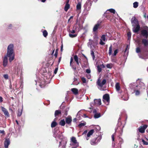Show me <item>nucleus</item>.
Returning a JSON list of instances; mask_svg holds the SVG:
<instances>
[{"mask_svg":"<svg viewBox=\"0 0 148 148\" xmlns=\"http://www.w3.org/2000/svg\"><path fill=\"white\" fill-rule=\"evenodd\" d=\"M58 68H56L54 70V73L55 74H56V73H57V72L58 70Z\"/></svg>","mask_w":148,"mask_h":148,"instance_id":"nucleus-53","label":"nucleus"},{"mask_svg":"<svg viewBox=\"0 0 148 148\" xmlns=\"http://www.w3.org/2000/svg\"><path fill=\"white\" fill-rule=\"evenodd\" d=\"M71 142L73 143V145L75 147H77L79 146L78 143L77 142V141L75 137H72L71 138Z\"/></svg>","mask_w":148,"mask_h":148,"instance_id":"nucleus-6","label":"nucleus"},{"mask_svg":"<svg viewBox=\"0 0 148 148\" xmlns=\"http://www.w3.org/2000/svg\"><path fill=\"white\" fill-rule=\"evenodd\" d=\"M3 101V98L1 97H0V102H2Z\"/></svg>","mask_w":148,"mask_h":148,"instance_id":"nucleus-58","label":"nucleus"},{"mask_svg":"<svg viewBox=\"0 0 148 148\" xmlns=\"http://www.w3.org/2000/svg\"><path fill=\"white\" fill-rule=\"evenodd\" d=\"M141 34L145 38H147L148 36V33L146 30H143L141 31Z\"/></svg>","mask_w":148,"mask_h":148,"instance_id":"nucleus-11","label":"nucleus"},{"mask_svg":"<svg viewBox=\"0 0 148 148\" xmlns=\"http://www.w3.org/2000/svg\"><path fill=\"white\" fill-rule=\"evenodd\" d=\"M86 124V122H84V123H80L78 125V127H79V128H81L83 126H85Z\"/></svg>","mask_w":148,"mask_h":148,"instance_id":"nucleus-31","label":"nucleus"},{"mask_svg":"<svg viewBox=\"0 0 148 148\" xmlns=\"http://www.w3.org/2000/svg\"><path fill=\"white\" fill-rule=\"evenodd\" d=\"M136 52L137 53H139L141 52L140 49L139 47H138L136 48Z\"/></svg>","mask_w":148,"mask_h":148,"instance_id":"nucleus-47","label":"nucleus"},{"mask_svg":"<svg viewBox=\"0 0 148 148\" xmlns=\"http://www.w3.org/2000/svg\"><path fill=\"white\" fill-rule=\"evenodd\" d=\"M68 31L69 33V35L70 37H75L77 36L76 34H74L75 32V29H73V28H68Z\"/></svg>","mask_w":148,"mask_h":148,"instance_id":"nucleus-4","label":"nucleus"},{"mask_svg":"<svg viewBox=\"0 0 148 148\" xmlns=\"http://www.w3.org/2000/svg\"><path fill=\"white\" fill-rule=\"evenodd\" d=\"M106 80L105 79H104L103 80L101 83V81L99 79H98L97 82V84L99 86L102 87L103 85L106 84Z\"/></svg>","mask_w":148,"mask_h":148,"instance_id":"nucleus-8","label":"nucleus"},{"mask_svg":"<svg viewBox=\"0 0 148 148\" xmlns=\"http://www.w3.org/2000/svg\"><path fill=\"white\" fill-rule=\"evenodd\" d=\"M90 54L92 57L93 60H94L95 59V56L94 53L93 51H90Z\"/></svg>","mask_w":148,"mask_h":148,"instance_id":"nucleus-36","label":"nucleus"},{"mask_svg":"<svg viewBox=\"0 0 148 148\" xmlns=\"http://www.w3.org/2000/svg\"><path fill=\"white\" fill-rule=\"evenodd\" d=\"M106 35H103L101 37V39H102V40H103L104 41H106Z\"/></svg>","mask_w":148,"mask_h":148,"instance_id":"nucleus-42","label":"nucleus"},{"mask_svg":"<svg viewBox=\"0 0 148 148\" xmlns=\"http://www.w3.org/2000/svg\"><path fill=\"white\" fill-rule=\"evenodd\" d=\"M57 56H58V53L55 52V53L54 54V56H55L56 58L57 57Z\"/></svg>","mask_w":148,"mask_h":148,"instance_id":"nucleus-59","label":"nucleus"},{"mask_svg":"<svg viewBox=\"0 0 148 148\" xmlns=\"http://www.w3.org/2000/svg\"><path fill=\"white\" fill-rule=\"evenodd\" d=\"M102 137L101 136H99L97 137H96L95 139L96 140H97V143L100 141L101 140L102 138Z\"/></svg>","mask_w":148,"mask_h":148,"instance_id":"nucleus-29","label":"nucleus"},{"mask_svg":"<svg viewBox=\"0 0 148 148\" xmlns=\"http://www.w3.org/2000/svg\"><path fill=\"white\" fill-rule=\"evenodd\" d=\"M65 124V121L64 119L61 120L59 123V125L62 126H64Z\"/></svg>","mask_w":148,"mask_h":148,"instance_id":"nucleus-19","label":"nucleus"},{"mask_svg":"<svg viewBox=\"0 0 148 148\" xmlns=\"http://www.w3.org/2000/svg\"><path fill=\"white\" fill-rule=\"evenodd\" d=\"M131 22L134 28H140L138 21L135 16L132 18Z\"/></svg>","mask_w":148,"mask_h":148,"instance_id":"nucleus-2","label":"nucleus"},{"mask_svg":"<svg viewBox=\"0 0 148 148\" xmlns=\"http://www.w3.org/2000/svg\"><path fill=\"white\" fill-rule=\"evenodd\" d=\"M98 28H93V31L94 32H96L98 29Z\"/></svg>","mask_w":148,"mask_h":148,"instance_id":"nucleus-62","label":"nucleus"},{"mask_svg":"<svg viewBox=\"0 0 148 148\" xmlns=\"http://www.w3.org/2000/svg\"><path fill=\"white\" fill-rule=\"evenodd\" d=\"M112 140L113 141H114V136L113 134H112Z\"/></svg>","mask_w":148,"mask_h":148,"instance_id":"nucleus-56","label":"nucleus"},{"mask_svg":"<svg viewBox=\"0 0 148 148\" xmlns=\"http://www.w3.org/2000/svg\"><path fill=\"white\" fill-rule=\"evenodd\" d=\"M87 132V130H85L84 131V132H83V133L82 134V135H83L84 134H86Z\"/></svg>","mask_w":148,"mask_h":148,"instance_id":"nucleus-57","label":"nucleus"},{"mask_svg":"<svg viewBox=\"0 0 148 148\" xmlns=\"http://www.w3.org/2000/svg\"><path fill=\"white\" fill-rule=\"evenodd\" d=\"M46 82L45 81V80H44V81L43 82H41L40 84H39V86L41 87V88H43L44 87L45 85Z\"/></svg>","mask_w":148,"mask_h":148,"instance_id":"nucleus-28","label":"nucleus"},{"mask_svg":"<svg viewBox=\"0 0 148 148\" xmlns=\"http://www.w3.org/2000/svg\"><path fill=\"white\" fill-rule=\"evenodd\" d=\"M43 35L44 37H46L48 35V33L47 31L45 30H44L43 31Z\"/></svg>","mask_w":148,"mask_h":148,"instance_id":"nucleus-35","label":"nucleus"},{"mask_svg":"<svg viewBox=\"0 0 148 148\" xmlns=\"http://www.w3.org/2000/svg\"><path fill=\"white\" fill-rule=\"evenodd\" d=\"M112 14L111 13H109L106 16V18L108 19L111 21L112 17Z\"/></svg>","mask_w":148,"mask_h":148,"instance_id":"nucleus-21","label":"nucleus"},{"mask_svg":"<svg viewBox=\"0 0 148 148\" xmlns=\"http://www.w3.org/2000/svg\"><path fill=\"white\" fill-rule=\"evenodd\" d=\"M115 88L117 91L119 92L120 90V86L119 85V83H117L115 85Z\"/></svg>","mask_w":148,"mask_h":148,"instance_id":"nucleus-23","label":"nucleus"},{"mask_svg":"<svg viewBox=\"0 0 148 148\" xmlns=\"http://www.w3.org/2000/svg\"><path fill=\"white\" fill-rule=\"evenodd\" d=\"M70 8V5L69 4H66L64 7V10L66 12Z\"/></svg>","mask_w":148,"mask_h":148,"instance_id":"nucleus-30","label":"nucleus"},{"mask_svg":"<svg viewBox=\"0 0 148 148\" xmlns=\"http://www.w3.org/2000/svg\"><path fill=\"white\" fill-rule=\"evenodd\" d=\"M113 66V64L112 63H110L107 64L106 66L108 68L111 69L112 68Z\"/></svg>","mask_w":148,"mask_h":148,"instance_id":"nucleus-34","label":"nucleus"},{"mask_svg":"<svg viewBox=\"0 0 148 148\" xmlns=\"http://www.w3.org/2000/svg\"><path fill=\"white\" fill-rule=\"evenodd\" d=\"M101 116V114L100 113L95 114L94 117L95 118H98Z\"/></svg>","mask_w":148,"mask_h":148,"instance_id":"nucleus-37","label":"nucleus"},{"mask_svg":"<svg viewBox=\"0 0 148 148\" xmlns=\"http://www.w3.org/2000/svg\"><path fill=\"white\" fill-rule=\"evenodd\" d=\"M118 52V49H116L114 52V53H113V55L114 56H115L116 55L117 53Z\"/></svg>","mask_w":148,"mask_h":148,"instance_id":"nucleus-48","label":"nucleus"},{"mask_svg":"<svg viewBox=\"0 0 148 148\" xmlns=\"http://www.w3.org/2000/svg\"><path fill=\"white\" fill-rule=\"evenodd\" d=\"M138 6V3L137 2H135L133 3V7L135 8H137Z\"/></svg>","mask_w":148,"mask_h":148,"instance_id":"nucleus-39","label":"nucleus"},{"mask_svg":"<svg viewBox=\"0 0 148 148\" xmlns=\"http://www.w3.org/2000/svg\"><path fill=\"white\" fill-rule=\"evenodd\" d=\"M97 70H98V72L99 73L101 71V70H102V69H101V67L99 65H98L97 66Z\"/></svg>","mask_w":148,"mask_h":148,"instance_id":"nucleus-43","label":"nucleus"},{"mask_svg":"<svg viewBox=\"0 0 148 148\" xmlns=\"http://www.w3.org/2000/svg\"><path fill=\"white\" fill-rule=\"evenodd\" d=\"M94 103H95L98 105H101V101L100 99H95L94 100Z\"/></svg>","mask_w":148,"mask_h":148,"instance_id":"nucleus-20","label":"nucleus"},{"mask_svg":"<svg viewBox=\"0 0 148 148\" xmlns=\"http://www.w3.org/2000/svg\"><path fill=\"white\" fill-rule=\"evenodd\" d=\"M96 136L94 138L90 140V144L92 145H96L97 142H96V140L95 139Z\"/></svg>","mask_w":148,"mask_h":148,"instance_id":"nucleus-18","label":"nucleus"},{"mask_svg":"<svg viewBox=\"0 0 148 148\" xmlns=\"http://www.w3.org/2000/svg\"><path fill=\"white\" fill-rule=\"evenodd\" d=\"M74 59L75 62L79 61V59L77 55H75L74 56Z\"/></svg>","mask_w":148,"mask_h":148,"instance_id":"nucleus-40","label":"nucleus"},{"mask_svg":"<svg viewBox=\"0 0 148 148\" xmlns=\"http://www.w3.org/2000/svg\"><path fill=\"white\" fill-rule=\"evenodd\" d=\"M142 42L145 47L148 46V40L147 39H143L142 40Z\"/></svg>","mask_w":148,"mask_h":148,"instance_id":"nucleus-14","label":"nucleus"},{"mask_svg":"<svg viewBox=\"0 0 148 148\" xmlns=\"http://www.w3.org/2000/svg\"><path fill=\"white\" fill-rule=\"evenodd\" d=\"M134 92H135V94L136 95H139L140 94V92L138 90H134Z\"/></svg>","mask_w":148,"mask_h":148,"instance_id":"nucleus-44","label":"nucleus"},{"mask_svg":"<svg viewBox=\"0 0 148 148\" xmlns=\"http://www.w3.org/2000/svg\"><path fill=\"white\" fill-rule=\"evenodd\" d=\"M0 133L2 134L3 135L5 134V131L3 130H0Z\"/></svg>","mask_w":148,"mask_h":148,"instance_id":"nucleus-54","label":"nucleus"},{"mask_svg":"<svg viewBox=\"0 0 148 148\" xmlns=\"http://www.w3.org/2000/svg\"><path fill=\"white\" fill-rule=\"evenodd\" d=\"M100 66L101 67V68H104L105 67V66L103 64L100 65Z\"/></svg>","mask_w":148,"mask_h":148,"instance_id":"nucleus-55","label":"nucleus"},{"mask_svg":"<svg viewBox=\"0 0 148 148\" xmlns=\"http://www.w3.org/2000/svg\"><path fill=\"white\" fill-rule=\"evenodd\" d=\"M127 36H128V40H129L130 39L131 36V33L130 32H128L127 33Z\"/></svg>","mask_w":148,"mask_h":148,"instance_id":"nucleus-38","label":"nucleus"},{"mask_svg":"<svg viewBox=\"0 0 148 148\" xmlns=\"http://www.w3.org/2000/svg\"><path fill=\"white\" fill-rule=\"evenodd\" d=\"M77 119L76 118H75L73 119V121L74 122H76L77 121Z\"/></svg>","mask_w":148,"mask_h":148,"instance_id":"nucleus-60","label":"nucleus"},{"mask_svg":"<svg viewBox=\"0 0 148 148\" xmlns=\"http://www.w3.org/2000/svg\"><path fill=\"white\" fill-rule=\"evenodd\" d=\"M108 11L110 12L111 13H112L114 14H115L116 13L115 10L114 9H110L108 10L106 12V13H107Z\"/></svg>","mask_w":148,"mask_h":148,"instance_id":"nucleus-25","label":"nucleus"},{"mask_svg":"<svg viewBox=\"0 0 148 148\" xmlns=\"http://www.w3.org/2000/svg\"><path fill=\"white\" fill-rule=\"evenodd\" d=\"M54 51H55V49H52V52L51 55H53V54L54 53Z\"/></svg>","mask_w":148,"mask_h":148,"instance_id":"nucleus-63","label":"nucleus"},{"mask_svg":"<svg viewBox=\"0 0 148 148\" xmlns=\"http://www.w3.org/2000/svg\"><path fill=\"white\" fill-rule=\"evenodd\" d=\"M86 72L88 74H89L90 73V69H87L86 70Z\"/></svg>","mask_w":148,"mask_h":148,"instance_id":"nucleus-52","label":"nucleus"},{"mask_svg":"<svg viewBox=\"0 0 148 148\" xmlns=\"http://www.w3.org/2000/svg\"><path fill=\"white\" fill-rule=\"evenodd\" d=\"M95 132L94 130L92 129L90 130L88 133L87 134V137H86V138L87 140H88L89 139V138L90 136L92 135Z\"/></svg>","mask_w":148,"mask_h":148,"instance_id":"nucleus-10","label":"nucleus"},{"mask_svg":"<svg viewBox=\"0 0 148 148\" xmlns=\"http://www.w3.org/2000/svg\"><path fill=\"white\" fill-rule=\"evenodd\" d=\"M4 78L6 79H8L9 78V76L8 74H4L3 75Z\"/></svg>","mask_w":148,"mask_h":148,"instance_id":"nucleus-46","label":"nucleus"},{"mask_svg":"<svg viewBox=\"0 0 148 148\" xmlns=\"http://www.w3.org/2000/svg\"><path fill=\"white\" fill-rule=\"evenodd\" d=\"M57 125V122L55 121H53L51 123V127L53 128L55 127Z\"/></svg>","mask_w":148,"mask_h":148,"instance_id":"nucleus-27","label":"nucleus"},{"mask_svg":"<svg viewBox=\"0 0 148 148\" xmlns=\"http://www.w3.org/2000/svg\"><path fill=\"white\" fill-rule=\"evenodd\" d=\"M71 90L73 94L75 95H77L78 94V90L76 88H72L71 89Z\"/></svg>","mask_w":148,"mask_h":148,"instance_id":"nucleus-16","label":"nucleus"},{"mask_svg":"<svg viewBox=\"0 0 148 148\" xmlns=\"http://www.w3.org/2000/svg\"><path fill=\"white\" fill-rule=\"evenodd\" d=\"M83 116L85 118L88 117V116L86 114H83Z\"/></svg>","mask_w":148,"mask_h":148,"instance_id":"nucleus-64","label":"nucleus"},{"mask_svg":"<svg viewBox=\"0 0 148 148\" xmlns=\"http://www.w3.org/2000/svg\"><path fill=\"white\" fill-rule=\"evenodd\" d=\"M105 43L103 42L102 40V39H100V41L99 42V44H100L101 45H104L105 44Z\"/></svg>","mask_w":148,"mask_h":148,"instance_id":"nucleus-50","label":"nucleus"},{"mask_svg":"<svg viewBox=\"0 0 148 148\" xmlns=\"http://www.w3.org/2000/svg\"><path fill=\"white\" fill-rule=\"evenodd\" d=\"M93 112L94 113L96 114L97 113V110L96 109H94L93 111Z\"/></svg>","mask_w":148,"mask_h":148,"instance_id":"nucleus-61","label":"nucleus"},{"mask_svg":"<svg viewBox=\"0 0 148 148\" xmlns=\"http://www.w3.org/2000/svg\"><path fill=\"white\" fill-rule=\"evenodd\" d=\"M101 23V21L99 20L97 23L95 25L93 28H98V27L100 26Z\"/></svg>","mask_w":148,"mask_h":148,"instance_id":"nucleus-24","label":"nucleus"},{"mask_svg":"<svg viewBox=\"0 0 148 148\" xmlns=\"http://www.w3.org/2000/svg\"><path fill=\"white\" fill-rule=\"evenodd\" d=\"M148 126L147 125H144L143 126H140L138 129V131L140 133H144L145 132V129L147 128Z\"/></svg>","mask_w":148,"mask_h":148,"instance_id":"nucleus-5","label":"nucleus"},{"mask_svg":"<svg viewBox=\"0 0 148 148\" xmlns=\"http://www.w3.org/2000/svg\"><path fill=\"white\" fill-rule=\"evenodd\" d=\"M73 61V59L72 57H71L70 59V66L75 71L76 70V65H73L72 63Z\"/></svg>","mask_w":148,"mask_h":148,"instance_id":"nucleus-12","label":"nucleus"},{"mask_svg":"<svg viewBox=\"0 0 148 148\" xmlns=\"http://www.w3.org/2000/svg\"><path fill=\"white\" fill-rule=\"evenodd\" d=\"M82 80L83 82V83H86V78L84 77H82L81 79Z\"/></svg>","mask_w":148,"mask_h":148,"instance_id":"nucleus-49","label":"nucleus"},{"mask_svg":"<svg viewBox=\"0 0 148 148\" xmlns=\"http://www.w3.org/2000/svg\"><path fill=\"white\" fill-rule=\"evenodd\" d=\"M89 3V5H88V10H89L90 9L91 5V2H90L89 1H87L84 5V6L85 7V8H86L87 9V7L88 6V5Z\"/></svg>","mask_w":148,"mask_h":148,"instance_id":"nucleus-15","label":"nucleus"},{"mask_svg":"<svg viewBox=\"0 0 148 148\" xmlns=\"http://www.w3.org/2000/svg\"><path fill=\"white\" fill-rule=\"evenodd\" d=\"M73 16H71L68 19V23H71L73 21Z\"/></svg>","mask_w":148,"mask_h":148,"instance_id":"nucleus-33","label":"nucleus"},{"mask_svg":"<svg viewBox=\"0 0 148 148\" xmlns=\"http://www.w3.org/2000/svg\"><path fill=\"white\" fill-rule=\"evenodd\" d=\"M22 114V112L19 110H18V113L17 114V116H20Z\"/></svg>","mask_w":148,"mask_h":148,"instance_id":"nucleus-51","label":"nucleus"},{"mask_svg":"<svg viewBox=\"0 0 148 148\" xmlns=\"http://www.w3.org/2000/svg\"><path fill=\"white\" fill-rule=\"evenodd\" d=\"M66 123L69 125H71L72 121V117L70 116H69L65 118Z\"/></svg>","mask_w":148,"mask_h":148,"instance_id":"nucleus-7","label":"nucleus"},{"mask_svg":"<svg viewBox=\"0 0 148 148\" xmlns=\"http://www.w3.org/2000/svg\"><path fill=\"white\" fill-rule=\"evenodd\" d=\"M13 48L14 45L13 44H10L8 47L7 55L5 56L3 60V64L4 67H5L8 64V57L9 58V60L10 62H12L14 59V53Z\"/></svg>","mask_w":148,"mask_h":148,"instance_id":"nucleus-1","label":"nucleus"},{"mask_svg":"<svg viewBox=\"0 0 148 148\" xmlns=\"http://www.w3.org/2000/svg\"><path fill=\"white\" fill-rule=\"evenodd\" d=\"M142 142L143 143V144L145 145H148V142L145 141L144 139H142Z\"/></svg>","mask_w":148,"mask_h":148,"instance_id":"nucleus-45","label":"nucleus"},{"mask_svg":"<svg viewBox=\"0 0 148 148\" xmlns=\"http://www.w3.org/2000/svg\"><path fill=\"white\" fill-rule=\"evenodd\" d=\"M10 143V140L9 139H6L4 143V147L5 148H8Z\"/></svg>","mask_w":148,"mask_h":148,"instance_id":"nucleus-13","label":"nucleus"},{"mask_svg":"<svg viewBox=\"0 0 148 148\" xmlns=\"http://www.w3.org/2000/svg\"><path fill=\"white\" fill-rule=\"evenodd\" d=\"M121 98L124 101H127L128 99V97L127 94H125V96L122 97Z\"/></svg>","mask_w":148,"mask_h":148,"instance_id":"nucleus-26","label":"nucleus"},{"mask_svg":"<svg viewBox=\"0 0 148 148\" xmlns=\"http://www.w3.org/2000/svg\"><path fill=\"white\" fill-rule=\"evenodd\" d=\"M81 3L80 2H79L76 6L77 10H80L81 9Z\"/></svg>","mask_w":148,"mask_h":148,"instance_id":"nucleus-22","label":"nucleus"},{"mask_svg":"<svg viewBox=\"0 0 148 148\" xmlns=\"http://www.w3.org/2000/svg\"><path fill=\"white\" fill-rule=\"evenodd\" d=\"M112 45H111L109 48L108 53H109V55H110L112 54Z\"/></svg>","mask_w":148,"mask_h":148,"instance_id":"nucleus-32","label":"nucleus"},{"mask_svg":"<svg viewBox=\"0 0 148 148\" xmlns=\"http://www.w3.org/2000/svg\"><path fill=\"white\" fill-rule=\"evenodd\" d=\"M140 28H133V31L135 33L138 32L140 30Z\"/></svg>","mask_w":148,"mask_h":148,"instance_id":"nucleus-41","label":"nucleus"},{"mask_svg":"<svg viewBox=\"0 0 148 148\" xmlns=\"http://www.w3.org/2000/svg\"><path fill=\"white\" fill-rule=\"evenodd\" d=\"M61 114V111L60 110H56L55 112L54 115L55 117H57Z\"/></svg>","mask_w":148,"mask_h":148,"instance_id":"nucleus-17","label":"nucleus"},{"mask_svg":"<svg viewBox=\"0 0 148 148\" xmlns=\"http://www.w3.org/2000/svg\"><path fill=\"white\" fill-rule=\"evenodd\" d=\"M103 102H105L106 101L107 105H108L110 102V96L108 94H106L104 95L103 96Z\"/></svg>","mask_w":148,"mask_h":148,"instance_id":"nucleus-3","label":"nucleus"},{"mask_svg":"<svg viewBox=\"0 0 148 148\" xmlns=\"http://www.w3.org/2000/svg\"><path fill=\"white\" fill-rule=\"evenodd\" d=\"M1 110L4 113V115L7 117L10 116V115L8 111L6 109L3 107H1Z\"/></svg>","mask_w":148,"mask_h":148,"instance_id":"nucleus-9","label":"nucleus"}]
</instances>
